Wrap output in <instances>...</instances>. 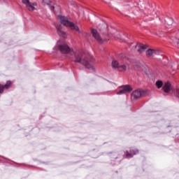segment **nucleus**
Returning <instances> with one entry per match:
<instances>
[{
    "label": "nucleus",
    "instance_id": "23",
    "mask_svg": "<svg viewBox=\"0 0 179 179\" xmlns=\"http://www.w3.org/2000/svg\"><path fill=\"white\" fill-rule=\"evenodd\" d=\"M178 30H179V29H178Z\"/></svg>",
    "mask_w": 179,
    "mask_h": 179
},
{
    "label": "nucleus",
    "instance_id": "13",
    "mask_svg": "<svg viewBox=\"0 0 179 179\" xmlns=\"http://www.w3.org/2000/svg\"><path fill=\"white\" fill-rule=\"evenodd\" d=\"M11 83H12L10 81H7V83L4 87L2 86L1 85H0V93H2L3 92V89H8V87H9V86H10Z\"/></svg>",
    "mask_w": 179,
    "mask_h": 179
},
{
    "label": "nucleus",
    "instance_id": "17",
    "mask_svg": "<svg viewBox=\"0 0 179 179\" xmlns=\"http://www.w3.org/2000/svg\"><path fill=\"white\" fill-rule=\"evenodd\" d=\"M173 96H175L176 97H178V99H179V89L177 88L175 90V91L173 92Z\"/></svg>",
    "mask_w": 179,
    "mask_h": 179
},
{
    "label": "nucleus",
    "instance_id": "20",
    "mask_svg": "<svg viewBox=\"0 0 179 179\" xmlns=\"http://www.w3.org/2000/svg\"><path fill=\"white\" fill-rule=\"evenodd\" d=\"M43 1L44 2V3H46L47 5L50 3V0H43Z\"/></svg>",
    "mask_w": 179,
    "mask_h": 179
},
{
    "label": "nucleus",
    "instance_id": "7",
    "mask_svg": "<svg viewBox=\"0 0 179 179\" xmlns=\"http://www.w3.org/2000/svg\"><path fill=\"white\" fill-rule=\"evenodd\" d=\"M132 88L129 85H124L121 87L120 92H117V94H125V93H129L131 92Z\"/></svg>",
    "mask_w": 179,
    "mask_h": 179
},
{
    "label": "nucleus",
    "instance_id": "2",
    "mask_svg": "<svg viewBox=\"0 0 179 179\" xmlns=\"http://www.w3.org/2000/svg\"><path fill=\"white\" fill-rule=\"evenodd\" d=\"M58 18L59 19L62 24L66 26V27H70L71 30H76V31H78V33H80V29H79V27L75 25L73 22H69L66 17L59 15Z\"/></svg>",
    "mask_w": 179,
    "mask_h": 179
},
{
    "label": "nucleus",
    "instance_id": "6",
    "mask_svg": "<svg viewBox=\"0 0 179 179\" xmlns=\"http://www.w3.org/2000/svg\"><path fill=\"white\" fill-rule=\"evenodd\" d=\"M22 3L25 5L27 9H28L29 12H33V10L36 9L34 6H36V3L31 4L29 0H22Z\"/></svg>",
    "mask_w": 179,
    "mask_h": 179
},
{
    "label": "nucleus",
    "instance_id": "3",
    "mask_svg": "<svg viewBox=\"0 0 179 179\" xmlns=\"http://www.w3.org/2000/svg\"><path fill=\"white\" fill-rule=\"evenodd\" d=\"M91 31L94 38H95V40H96L98 43H100V44H103V43L107 41V40H110V37H108V34L106 35L107 38H102V37L100 36V34L96 29H92Z\"/></svg>",
    "mask_w": 179,
    "mask_h": 179
},
{
    "label": "nucleus",
    "instance_id": "22",
    "mask_svg": "<svg viewBox=\"0 0 179 179\" xmlns=\"http://www.w3.org/2000/svg\"><path fill=\"white\" fill-rule=\"evenodd\" d=\"M175 69H177V66H176V68Z\"/></svg>",
    "mask_w": 179,
    "mask_h": 179
},
{
    "label": "nucleus",
    "instance_id": "18",
    "mask_svg": "<svg viewBox=\"0 0 179 179\" xmlns=\"http://www.w3.org/2000/svg\"><path fill=\"white\" fill-rule=\"evenodd\" d=\"M167 24H169V26H171L173 24V23H174V20H173V18H169L167 21H166Z\"/></svg>",
    "mask_w": 179,
    "mask_h": 179
},
{
    "label": "nucleus",
    "instance_id": "4",
    "mask_svg": "<svg viewBox=\"0 0 179 179\" xmlns=\"http://www.w3.org/2000/svg\"><path fill=\"white\" fill-rule=\"evenodd\" d=\"M129 68V60L123 59L120 60L119 70L120 72H125Z\"/></svg>",
    "mask_w": 179,
    "mask_h": 179
},
{
    "label": "nucleus",
    "instance_id": "11",
    "mask_svg": "<svg viewBox=\"0 0 179 179\" xmlns=\"http://www.w3.org/2000/svg\"><path fill=\"white\" fill-rule=\"evenodd\" d=\"M155 54L157 55V50H155L154 49H149L146 51L147 57H153Z\"/></svg>",
    "mask_w": 179,
    "mask_h": 179
},
{
    "label": "nucleus",
    "instance_id": "16",
    "mask_svg": "<svg viewBox=\"0 0 179 179\" xmlns=\"http://www.w3.org/2000/svg\"><path fill=\"white\" fill-rule=\"evenodd\" d=\"M110 34L113 36V37H117V38H120V35L117 34V31L113 29V31H111Z\"/></svg>",
    "mask_w": 179,
    "mask_h": 179
},
{
    "label": "nucleus",
    "instance_id": "5",
    "mask_svg": "<svg viewBox=\"0 0 179 179\" xmlns=\"http://www.w3.org/2000/svg\"><path fill=\"white\" fill-rule=\"evenodd\" d=\"M145 93H146V91L141 90H135L131 94V99H134V100H138V99H141Z\"/></svg>",
    "mask_w": 179,
    "mask_h": 179
},
{
    "label": "nucleus",
    "instance_id": "14",
    "mask_svg": "<svg viewBox=\"0 0 179 179\" xmlns=\"http://www.w3.org/2000/svg\"><path fill=\"white\" fill-rule=\"evenodd\" d=\"M136 153H138V150H131L130 151V154L129 152H127L126 156H127V157L130 158V157H132V155H136Z\"/></svg>",
    "mask_w": 179,
    "mask_h": 179
},
{
    "label": "nucleus",
    "instance_id": "21",
    "mask_svg": "<svg viewBox=\"0 0 179 179\" xmlns=\"http://www.w3.org/2000/svg\"><path fill=\"white\" fill-rule=\"evenodd\" d=\"M55 6H50V9H51V10H53V9H55Z\"/></svg>",
    "mask_w": 179,
    "mask_h": 179
},
{
    "label": "nucleus",
    "instance_id": "1",
    "mask_svg": "<svg viewBox=\"0 0 179 179\" xmlns=\"http://www.w3.org/2000/svg\"><path fill=\"white\" fill-rule=\"evenodd\" d=\"M57 48L62 54H69L71 57H75V62H78V64L84 65L85 68L94 71V66L93 65L94 58L91 55H86L85 53H76L73 50L69 48V46L64 42H59Z\"/></svg>",
    "mask_w": 179,
    "mask_h": 179
},
{
    "label": "nucleus",
    "instance_id": "10",
    "mask_svg": "<svg viewBox=\"0 0 179 179\" xmlns=\"http://www.w3.org/2000/svg\"><path fill=\"white\" fill-rule=\"evenodd\" d=\"M56 29L57 30V34H59V36H61L62 37H66V34H65V32L62 31V25H56Z\"/></svg>",
    "mask_w": 179,
    "mask_h": 179
},
{
    "label": "nucleus",
    "instance_id": "8",
    "mask_svg": "<svg viewBox=\"0 0 179 179\" xmlns=\"http://www.w3.org/2000/svg\"><path fill=\"white\" fill-rule=\"evenodd\" d=\"M163 90L164 93H170V92H173V87L171 86V83L169 82L165 83L163 86Z\"/></svg>",
    "mask_w": 179,
    "mask_h": 179
},
{
    "label": "nucleus",
    "instance_id": "19",
    "mask_svg": "<svg viewBox=\"0 0 179 179\" xmlns=\"http://www.w3.org/2000/svg\"><path fill=\"white\" fill-rule=\"evenodd\" d=\"M135 68H136V69H140L141 68H142V65L141 64V63H137L135 65Z\"/></svg>",
    "mask_w": 179,
    "mask_h": 179
},
{
    "label": "nucleus",
    "instance_id": "15",
    "mask_svg": "<svg viewBox=\"0 0 179 179\" xmlns=\"http://www.w3.org/2000/svg\"><path fill=\"white\" fill-rule=\"evenodd\" d=\"M156 86L158 89H160L163 86V81L162 80H158L156 82Z\"/></svg>",
    "mask_w": 179,
    "mask_h": 179
},
{
    "label": "nucleus",
    "instance_id": "12",
    "mask_svg": "<svg viewBox=\"0 0 179 179\" xmlns=\"http://www.w3.org/2000/svg\"><path fill=\"white\" fill-rule=\"evenodd\" d=\"M112 68H114V69H120V61L113 60L112 62Z\"/></svg>",
    "mask_w": 179,
    "mask_h": 179
},
{
    "label": "nucleus",
    "instance_id": "9",
    "mask_svg": "<svg viewBox=\"0 0 179 179\" xmlns=\"http://www.w3.org/2000/svg\"><path fill=\"white\" fill-rule=\"evenodd\" d=\"M135 48L137 49L138 52H143L146 48H148V45H145L142 43H138L135 46Z\"/></svg>",
    "mask_w": 179,
    "mask_h": 179
}]
</instances>
